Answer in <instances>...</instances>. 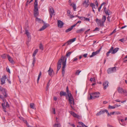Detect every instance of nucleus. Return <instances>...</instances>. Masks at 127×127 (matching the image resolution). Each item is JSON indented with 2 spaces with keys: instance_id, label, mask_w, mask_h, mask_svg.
<instances>
[{
  "instance_id": "obj_1",
  "label": "nucleus",
  "mask_w": 127,
  "mask_h": 127,
  "mask_svg": "<svg viewBox=\"0 0 127 127\" xmlns=\"http://www.w3.org/2000/svg\"><path fill=\"white\" fill-rule=\"evenodd\" d=\"M66 58L65 57H62L61 59L59 60L58 63L57 73L60 69L61 67L62 62L63 66L62 69V74L63 77L64 76L65 73V68L66 65Z\"/></svg>"
},
{
  "instance_id": "obj_2",
  "label": "nucleus",
  "mask_w": 127,
  "mask_h": 127,
  "mask_svg": "<svg viewBox=\"0 0 127 127\" xmlns=\"http://www.w3.org/2000/svg\"><path fill=\"white\" fill-rule=\"evenodd\" d=\"M100 94V93L99 92H95L93 93L90 94V97L88 98L90 99H94L96 98H98L99 97V95Z\"/></svg>"
},
{
  "instance_id": "obj_3",
  "label": "nucleus",
  "mask_w": 127,
  "mask_h": 127,
  "mask_svg": "<svg viewBox=\"0 0 127 127\" xmlns=\"http://www.w3.org/2000/svg\"><path fill=\"white\" fill-rule=\"evenodd\" d=\"M69 97V100L70 104V105L72 109H73L72 104H74L73 99L71 94H69L68 95Z\"/></svg>"
},
{
  "instance_id": "obj_4",
  "label": "nucleus",
  "mask_w": 127,
  "mask_h": 127,
  "mask_svg": "<svg viewBox=\"0 0 127 127\" xmlns=\"http://www.w3.org/2000/svg\"><path fill=\"white\" fill-rule=\"evenodd\" d=\"M119 49L118 48H116L114 49V47L112 46L109 51L112 54H114Z\"/></svg>"
},
{
  "instance_id": "obj_5",
  "label": "nucleus",
  "mask_w": 127,
  "mask_h": 127,
  "mask_svg": "<svg viewBox=\"0 0 127 127\" xmlns=\"http://www.w3.org/2000/svg\"><path fill=\"white\" fill-rule=\"evenodd\" d=\"M2 107L3 109H4V111L6 112V111L5 110L6 108H8L9 107V105L7 102H4V103L2 104Z\"/></svg>"
},
{
  "instance_id": "obj_6",
  "label": "nucleus",
  "mask_w": 127,
  "mask_h": 127,
  "mask_svg": "<svg viewBox=\"0 0 127 127\" xmlns=\"http://www.w3.org/2000/svg\"><path fill=\"white\" fill-rule=\"evenodd\" d=\"M116 71V67H114L112 68H108L107 70V71L108 73L110 74L115 72Z\"/></svg>"
},
{
  "instance_id": "obj_7",
  "label": "nucleus",
  "mask_w": 127,
  "mask_h": 127,
  "mask_svg": "<svg viewBox=\"0 0 127 127\" xmlns=\"http://www.w3.org/2000/svg\"><path fill=\"white\" fill-rule=\"evenodd\" d=\"M95 21L98 25L101 27H103L104 26V23L100 20H99L97 18H96Z\"/></svg>"
},
{
  "instance_id": "obj_8",
  "label": "nucleus",
  "mask_w": 127,
  "mask_h": 127,
  "mask_svg": "<svg viewBox=\"0 0 127 127\" xmlns=\"http://www.w3.org/2000/svg\"><path fill=\"white\" fill-rule=\"evenodd\" d=\"M117 90L119 93H127V91L126 90H124L122 88L119 87Z\"/></svg>"
},
{
  "instance_id": "obj_9",
  "label": "nucleus",
  "mask_w": 127,
  "mask_h": 127,
  "mask_svg": "<svg viewBox=\"0 0 127 127\" xmlns=\"http://www.w3.org/2000/svg\"><path fill=\"white\" fill-rule=\"evenodd\" d=\"M50 15V18L52 17L54 13V9L52 7H50L49 8V10Z\"/></svg>"
},
{
  "instance_id": "obj_10",
  "label": "nucleus",
  "mask_w": 127,
  "mask_h": 127,
  "mask_svg": "<svg viewBox=\"0 0 127 127\" xmlns=\"http://www.w3.org/2000/svg\"><path fill=\"white\" fill-rule=\"evenodd\" d=\"M1 92L3 94L5 97L7 96V95L6 93V91L5 89L2 87H0V92Z\"/></svg>"
},
{
  "instance_id": "obj_11",
  "label": "nucleus",
  "mask_w": 127,
  "mask_h": 127,
  "mask_svg": "<svg viewBox=\"0 0 127 127\" xmlns=\"http://www.w3.org/2000/svg\"><path fill=\"white\" fill-rule=\"evenodd\" d=\"M6 79V76L3 75L1 79V84L3 85L5 83V81Z\"/></svg>"
},
{
  "instance_id": "obj_12",
  "label": "nucleus",
  "mask_w": 127,
  "mask_h": 127,
  "mask_svg": "<svg viewBox=\"0 0 127 127\" xmlns=\"http://www.w3.org/2000/svg\"><path fill=\"white\" fill-rule=\"evenodd\" d=\"M7 56L9 61L12 64L15 63V62L13 59L9 55H7Z\"/></svg>"
},
{
  "instance_id": "obj_13",
  "label": "nucleus",
  "mask_w": 127,
  "mask_h": 127,
  "mask_svg": "<svg viewBox=\"0 0 127 127\" xmlns=\"http://www.w3.org/2000/svg\"><path fill=\"white\" fill-rule=\"evenodd\" d=\"M38 8H34V14L35 17H36L38 15Z\"/></svg>"
},
{
  "instance_id": "obj_14",
  "label": "nucleus",
  "mask_w": 127,
  "mask_h": 127,
  "mask_svg": "<svg viewBox=\"0 0 127 127\" xmlns=\"http://www.w3.org/2000/svg\"><path fill=\"white\" fill-rule=\"evenodd\" d=\"M64 24V23L61 20H58V27L62 28Z\"/></svg>"
},
{
  "instance_id": "obj_15",
  "label": "nucleus",
  "mask_w": 127,
  "mask_h": 127,
  "mask_svg": "<svg viewBox=\"0 0 127 127\" xmlns=\"http://www.w3.org/2000/svg\"><path fill=\"white\" fill-rule=\"evenodd\" d=\"M108 82L107 81H105L104 82L103 84V89L104 90L106 89L108 87Z\"/></svg>"
},
{
  "instance_id": "obj_16",
  "label": "nucleus",
  "mask_w": 127,
  "mask_h": 127,
  "mask_svg": "<svg viewBox=\"0 0 127 127\" xmlns=\"http://www.w3.org/2000/svg\"><path fill=\"white\" fill-rule=\"evenodd\" d=\"M101 48L100 49H99L97 50L95 52H93L92 54L91 55L90 57H93V56H95L99 52H100V50Z\"/></svg>"
},
{
  "instance_id": "obj_17",
  "label": "nucleus",
  "mask_w": 127,
  "mask_h": 127,
  "mask_svg": "<svg viewBox=\"0 0 127 127\" xmlns=\"http://www.w3.org/2000/svg\"><path fill=\"white\" fill-rule=\"evenodd\" d=\"M49 26V25L47 24H44V25L42 26L40 29L39 30V31H41L44 30L47 27Z\"/></svg>"
},
{
  "instance_id": "obj_18",
  "label": "nucleus",
  "mask_w": 127,
  "mask_h": 127,
  "mask_svg": "<svg viewBox=\"0 0 127 127\" xmlns=\"http://www.w3.org/2000/svg\"><path fill=\"white\" fill-rule=\"evenodd\" d=\"M89 0H85L83 4L85 7H87L89 5Z\"/></svg>"
},
{
  "instance_id": "obj_19",
  "label": "nucleus",
  "mask_w": 127,
  "mask_h": 127,
  "mask_svg": "<svg viewBox=\"0 0 127 127\" xmlns=\"http://www.w3.org/2000/svg\"><path fill=\"white\" fill-rule=\"evenodd\" d=\"M25 34L27 35L28 38V40L30 41L31 39V35L30 33L28 32V30H26L25 31Z\"/></svg>"
},
{
  "instance_id": "obj_20",
  "label": "nucleus",
  "mask_w": 127,
  "mask_h": 127,
  "mask_svg": "<svg viewBox=\"0 0 127 127\" xmlns=\"http://www.w3.org/2000/svg\"><path fill=\"white\" fill-rule=\"evenodd\" d=\"M76 24H75L73 25V26H72L70 28L66 29L65 31V32H67L71 31L73 29V28L76 26Z\"/></svg>"
},
{
  "instance_id": "obj_21",
  "label": "nucleus",
  "mask_w": 127,
  "mask_h": 127,
  "mask_svg": "<svg viewBox=\"0 0 127 127\" xmlns=\"http://www.w3.org/2000/svg\"><path fill=\"white\" fill-rule=\"evenodd\" d=\"M70 113L74 117L78 118L79 117V116L78 115H77V114H76L73 112L70 111Z\"/></svg>"
},
{
  "instance_id": "obj_22",
  "label": "nucleus",
  "mask_w": 127,
  "mask_h": 127,
  "mask_svg": "<svg viewBox=\"0 0 127 127\" xmlns=\"http://www.w3.org/2000/svg\"><path fill=\"white\" fill-rule=\"evenodd\" d=\"M53 71V70L52 69H51L50 67L49 70L48 71L49 74L51 76H52V73Z\"/></svg>"
},
{
  "instance_id": "obj_23",
  "label": "nucleus",
  "mask_w": 127,
  "mask_h": 127,
  "mask_svg": "<svg viewBox=\"0 0 127 127\" xmlns=\"http://www.w3.org/2000/svg\"><path fill=\"white\" fill-rule=\"evenodd\" d=\"M85 30L84 28H81L80 29L76 31V32L77 33H80L84 32Z\"/></svg>"
},
{
  "instance_id": "obj_24",
  "label": "nucleus",
  "mask_w": 127,
  "mask_h": 127,
  "mask_svg": "<svg viewBox=\"0 0 127 127\" xmlns=\"http://www.w3.org/2000/svg\"><path fill=\"white\" fill-rule=\"evenodd\" d=\"M69 5L70 6H72L74 11H75L76 7V4L74 3H73V4L71 3V4H70Z\"/></svg>"
},
{
  "instance_id": "obj_25",
  "label": "nucleus",
  "mask_w": 127,
  "mask_h": 127,
  "mask_svg": "<svg viewBox=\"0 0 127 127\" xmlns=\"http://www.w3.org/2000/svg\"><path fill=\"white\" fill-rule=\"evenodd\" d=\"M104 9L106 15H110L111 14V12H110L109 10L108 11L106 10H105L106 9V8L105 7H104Z\"/></svg>"
},
{
  "instance_id": "obj_26",
  "label": "nucleus",
  "mask_w": 127,
  "mask_h": 127,
  "mask_svg": "<svg viewBox=\"0 0 127 127\" xmlns=\"http://www.w3.org/2000/svg\"><path fill=\"white\" fill-rule=\"evenodd\" d=\"M38 51V49H36L34 51L32 55V57H33V58H35V55L36 54V53H37Z\"/></svg>"
},
{
  "instance_id": "obj_27",
  "label": "nucleus",
  "mask_w": 127,
  "mask_h": 127,
  "mask_svg": "<svg viewBox=\"0 0 127 127\" xmlns=\"http://www.w3.org/2000/svg\"><path fill=\"white\" fill-rule=\"evenodd\" d=\"M79 124L81 125L82 127H79L78 126H77V127H88L86 126L85 124H84L83 123L81 122H79Z\"/></svg>"
},
{
  "instance_id": "obj_28",
  "label": "nucleus",
  "mask_w": 127,
  "mask_h": 127,
  "mask_svg": "<svg viewBox=\"0 0 127 127\" xmlns=\"http://www.w3.org/2000/svg\"><path fill=\"white\" fill-rule=\"evenodd\" d=\"M61 126V125L60 124H55L53 126V127H60Z\"/></svg>"
},
{
  "instance_id": "obj_29",
  "label": "nucleus",
  "mask_w": 127,
  "mask_h": 127,
  "mask_svg": "<svg viewBox=\"0 0 127 127\" xmlns=\"http://www.w3.org/2000/svg\"><path fill=\"white\" fill-rule=\"evenodd\" d=\"M80 19H85V20L86 21H89L90 20V19L89 18H85L84 17H80Z\"/></svg>"
},
{
  "instance_id": "obj_30",
  "label": "nucleus",
  "mask_w": 127,
  "mask_h": 127,
  "mask_svg": "<svg viewBox=\"0 0 127 127\" xmlns=\"http://www.w3.org/2000/svg\"><path fill=\"white\" fill-rule=\"evenodd\" d=\"M60 95L61 96L63 95L65 96L66 95V93L64 92H61L60 93Z\"/></svg>"
},
{
  "instance_id": "obj_31",
  "label": "nucleus",
  "mask_w": 127,
  "mask_h": 127,
  "mask_svg": "<svg viewBox=\"0 0 127 127\" xmlns=\"http://www.w3.org/2000/svg\"><path fill=\"white\" fill-rule=\"evenodd\" d=\"M50 80H49V82H48V83L47 84V87H46V91H47L48 90V89L49 86H50Z\"/></svg>"
},
{
  "instance_id": "obj_32",
  "label": "nucleus",
  "mask_w": 127,
  "mask_h": 127,
  "mask_svg": "<svg viewBox=\"0 0 127 127\" xmlns=\"http://www.w3.org/2000/svg\"><path fill=\"white\" fill-rule=\"evenodd\" d=\"M34 8H38L37 7V1H35L34 3Z\"/></svg>"
},
{
  "instance_id": "obj_33",
  "label": "nucleus",
  "mask_w": 127,
  "mask_h": 127,
  "mask_svg": "<svg viewBox=\"0 0 127 127\" xmlns=\"http://www.w3.org/2000/svg\"><path fill=\"white\" fill-rule=\"evenodd\" d=\"M106 20V17L105 16H103L102 19V21L104 23L105 21Z\"/></svg>"
},
{
  "instance_id": "obj_34",
  "label": "nucleus",
  "mask_w": 127,
  "mask_h": 127,
  "mask_svg": "<svg viewBox=\"0 0 127 127\" xmlns=\"http://www.w3.org/2000/svg\"><path fill=\"white\" fill-rule=\"evenodd\" d=\"M7 55H8L6 54H3L2 55H1V57L3 59H5L6 58V56H7Z\"/></svg>"
},
{
  "instance_id": "obj_35",
  "label": "nucleus",
  "mask_w": 127,
  "mask_h": 127,
  "mask_svg": "<svg viewBox=\"0 0 127 127\" xmlns=\"http://www.w3.org/2000/svg\"><path fill=\"white\" fill-rule=\"evenodd\" d=\"M35 58H34L33 59V62L32 64V66L33 67L34 66V64L35 63Z\"/></svg>"
},
{
  "instance_id": "obj_36",
  "label": "nucleus",
  "mask_w": 127,
  "mask_h": 127,
  "mask_svg": "<svg viewBox=\"0 0 127 127\" xmlns=\"http://www.w3.org/2000/svg\"><path fill=\"white\" fill-rule=\"evenodd\" d=\"M116 108V107L114 106H111L110 105H109L108 107V108L110 109H114Z\"/></svg>"
},
{
  "instance_id": "obj_37",
  "label": "nucleus",
  "mask_w": 127,
  "mask_h": 127,
  "mask_svg": "<svg viewBox=\"0 0 127 127\" xmlns=\"http://www.w3.org/2000/svg\"><path fill=\"white\" fill-rule=\"evenodd\" d=\"M105 3L104 2H103L102 3L101 5V6L99 7L98 8V11L99 12L100 11V9L101 7L104 4H105Z\"/></svg>"
},
{
  "instance_id": "obj_38",
  "label": "nucleus",
  "mask_w": 127,
  "mask_h": 127,
  "mask_svg": "<svg viewBox=\"0 0 127 127\" xmlns=\"http://www.w3.org/2000/svg\"><path fill=\"white\" fill-rule=\"evenodd\" d=\"M81 71V70L80 71L79 70H77L76 71L75 74L76 75H78Z\"/></svg>"
},
{
  "instance_id": "obj_39",
  "label": "nucleus",
  "mask_w": 127,
  "mask_h": 127,
  "mask_svg": "<svg viewBox=\"0 0 127 127\" xmlns=\"http://www.w3.org/2000/svg\"><path fill=\"white\" fill-rule=\"evenodd\" d=\"M30 106L31 107L32 109H34V104L33 103H31L30 104Z\"/></svg>"
},
{
  "instance_id": "obj_40",
  "label": "nucleus",
  "mask_w": 127,
  "mask_h": 127,
  "mask_svg": "<svg viewBox=\"0 0 127 127\" xmlns=\"http://www.w3.org/2000/svg\"><path fill=\"white\" fill-rule=\"evenodd\" d=\"M72 53V52H69L68 53H67L66 56L67 57L69 56Z\"/></svg>"
},
{
  "instance_id": "obj_41",
  "label": "nucleus",
  "mask_w": 127,
  "mask_h": 127,
  "mask_svg": "<svg viewBox=\"0 0 127 127\" xmlns=\"http://www.w3.org/2000/svg\"><path fill=\"white\" fill-rule=\"evenodd\" d=\"M66 92L67 93V94H68V95L69 94H71L69 92L68 88V87L67 86L66 87Z\"/></svg>"
},
{
  "instance_id": "obj_42",
  "label": "nucleus",
  "mask_w": 127,
  "mask_h": 127,
  "mask_svg": "<svg viewBox=\"0 0 127 127\" xmlns=\"http://www.w3.org/2000/svg\"><path fill=\"white\" fill-rule=\"evenodd\" d=\"M39 48L40 49H41L42 50H43V46L42 45L41 43H40V45L39 46Z\"/></svg>"
},
{
  "instance_id": "obj_43",
  "label": "nucleus",
  "mask_w": 127,
  "mask_h": 127,
  "mask_svg": "<svg viewBox=\"0 0 127 127\" xmlns=\"http://www.w3.org/2000/svg\"><path fill=\"white\" fill-rule=\"evenodd\" d=\"M101 111L102 114L104 113L105 112H107V110L106 109L103 110Z\"/></svg>"
},
{
  "instance_id": "obj_44",
  "label": "nucleus",
  "mask_w": 127,
  "mask_h": 127,
  "mask_svg": "<svg viewBox=\"0 0 127 127\" xmlns=\"http://www.w3.org/2000/svg\"><path fill=\"white\" fill-rule=\"evenodd\" d=\"M90 6L92 7V8L93 9V7H95V4L93 3H91L90 4Z\"/></svg>"
},
{
  "instance_id": "obj_45",
  "label": "nucleus",
  "mask_w": 127,
  "mask_h": 127,
  "mask_svg": "<svg viewBox=\"0 0 127 127\" xmlns=\"http://www.w3.org/2000/svg\"><path fill=\"white\" fill-rule=\"evenodd\" d=\"M101 114H102L101 113V111H100L98 113L96 114V116H99Z\"/></svg>"
},
{
  "instance_id": "obj_46",
  "label": "nucleus",
  "mask_w": 127,
  "mask_h": 127,
  "mask_svg": "<svg viewBox=\"0 0 127 127\" xmlns=\"http://www.w3.org/2000/svg\"><path fill=\"white\" fill-rule=\"evenodd\" d=\"M76 39V38H74L72 39H70V40L71 42H73Z\"/></svg>"
},
{
  "instance_id": "obj_47",
  "label": "nucleus",
  "mask_w": 127,
  "mask_h": 127,
  "mask_svg": "<svg viewBox=\"0 0 127 127\" xmlns=\"http://www.w3.org/2000/svg\"><path fill=\"white\" fill-rule=\"evenodd\" d=\"M90 80L91 81L95 82V78H91L90 79Z\"/></svg>"
},
{
  "instance_id": "obj_48",
  "label": "nucleus",
  "mask_w": 127,
  "mask_h": 127,
  "mask_svg": "<svg viewBox=\"0 0 127 127\" xmlns=\"http://www.w3.org/2000/svg\"><path fill=\"white\" fill-rule=\"evenodd\" d=\"M115 114L116 115H119L121 114V113L119 111L115 112Z\"/></svg>"
},
{
  "instance_id": "obj_49",
  "label": "nucleus",
  "mask_w": 127,
  "mask_h": 127,
  "mask_svg": "<svg viewBox=\"0 0 127 127\" xmlns=\"http://www.w3.org/2000/svg\"><path fill=\"white\" fill-rule=\"evenodd\" d=\"M67 13L68 16H69L70 15H71L70 12V11L69 10H68L67 11Z\"/></svg>"
},
{
  "instance_id": "obj_50",
  "label": "nucleus",
  "mask_w": 127,
  "mask_h": 127,
  "mask_svg": "<svg viewBox=\"0 0 127 127\" xmlns=\"http://www.w3.org/2000/svg\"><path fill=\"white\" fill-rule=\"evenodd\" d=\"M116 29H115L113 31V32H112L109 35H112L113 33H114L116 31Z\"/></svg>"
},
{
  "instance_id": "obj_51",
  "label": "nucleus",
  "mask_w": 127,
  "mask_h": 127,
  "mask_svg": "<svg viewBox=\"0 0 127 127\" xmlns=\"http://www.w3.org/2000/svg\"><path fill=\"white\" fill-rule=\"evenodd\" d=\"M36 20L38 21V22H40L41 21V19L40 18H38L36 17Z\"/></svg>"
},
{
  "instance_id": "obj_52",
  "label": "nucleus",
  "mask_w": 127,
  "mask_h": 127,
  "mask_svg": "<svg viewBox=\"0 0 127 127\" xmlns=\"http://www.w3.org/2000/svg\"><path fill=\"white\" fill-rule=\"evenodd\" d=\"M6 70L7 71V72H8L9 73H10V70L7 67H6Z\"/></svg>"
},
{
  "instance_id": "obj_53",
  "label": "nucleus",
  "mask_w": 127,
  "mask_h": 127,
  "mask_svg": "<svg viewBox=\"0 0 127 127\" xmlns=\"http://www.w3.org/2000/svg\"><path fill=\"white\" fill-rule=\"evenodd\" d=\"M110 18H111L109 16H108L107 18V20L109 22H110Z\"/></svg>"
},
{
  "instance_id": "obj_54",
  "label": "nucleus",
  "mask_w": 127,
  "mask_h": 127,
  "mask_svg": "<svg viewBox=\"0 0 127 127\" xmlns=\"http://www.w3.org/2000/svg\"><path fill=\"white\" fill-rule=\"evenodd\" d=\"M119 40L123 42H124V41H125L124 38L120 39Z\"/></svg>"
},
{
  "instance_id": "obj_55",
  "label": "nucleus",
  "mask_w": 127,
  "mask_h": 127,
  "mask_svg": "<svg viewBox=\"0 0 127 127\" xmlns=\"http://www.w3.org/2000/svg\"><path fill=\"white\" fill-rule=\"evenodd\" d=\"M19 118L21 120H23L24 122V120H24V119L23 118V117H19Z\"/></svg>"
},
{
  "instance_id": "obj_56",
  "label": "nucleus",
  "mask_w": 127,
  "mask_h": 127,
  "mask_svg": "<svg viewBox=\"0 0 127 127\" xmlns=\"http://www.w3.org/2000/svg\"><path fill=\"white\" fill-rule=\"evenodd\" d=\"M71 42L70 40H69V41H68L66 43H67L68 45H69L71 43Z\"/></svg>"
},
{
  "instance_id": "obj_57",
  "label": "nucleus",
  "mask_w": 127,
  "mask_h": 127,
  "mask_svg": "<svg viewBox=\"0 0 127 127\" xmlns=\"http://www.w3.org/2000/svg\"><path fill=\"white\" fill-rule=\"evenodd\" d=\"M94 31H99V29L97 27H96V28H95V29Z\"/></svg>"
},
{
  "instance_id": "obj_58",
  "label": "nucleus",
  "mask_w": 127,
  "mask_h": 127,
  "mask_svg": "<svg viewBox=\"0 0 127 127\" xmlns=\"http://www.w3.org/2000/svg\"><path fill=\"white\" fill-rule=\"evenodd\" d=\"M29 0H27V3L26 4V6H27L28 5V4H29Z\"/></svg>"
},
{
  "instance_id": "obj_59",
  "label": "nucleus",
  "mask_w": 127,
  "mask_h": 127,
  "mask_svg": "<svg viewBox=\"0 0 127 127\" xmlns=\"http://www.w3.org/2000/svg\"><path fill=\"white\" fill-rule=\"evenodd\" d=\"M118 120L119 122H120V120L122 122H124V120L123 119H121V120L119 119H118Z\"/></svg>"
},
{
  "instance_id": "obj_60",
  "label": "nucleus",
  "mask_w": 127,
  "mask_h": 127,
  "mask_svg": "<svg viewBox=\"0 0 127 127\" xmlns=\"http://www.w3.org/2000/svg\"><path fill=\"white\" fill-rule=\"evenodd\" d=\"M87 54H84L83 55V56L85 58H86L87 57Z\"/></svg>"
},
{
  "instance_id": "obj_61",
  "label": "nucleus",
  "mask_w": 127,
  "mask_h": 127,
  "mask_svg": "<svg viewBox=\"0 0 127 127\" xmlns=\"http://www.w3.org/2000/svg\"><path fill=\"white\" fill-rule=\"evenodd\" d=\"M95 4H96V6L98 7V3L97 0H96L95 1Z\"/></svg>"
},
{
  "instance_id": "obj_62",
  "label": "nucleus",
  "mask_w": 127,
  "mask_h": 127,
  "mask_svg": "<svg viewBox=\"0 0 127 127\" xmlns=\"http://www.w3.org/2000/svg\"><path fill=\"white\" fill-rule=\"evenodd\" d=\"M127 27V26L126 25H125L123 27H122L121 28V29H124L126 27Z\"/></svg>"
},
{
  "instance_id": "obj_63",
  "label": "nucleus",
  "mask_w": 127,
  "mask_h": 127,
  "mask_svg": "<svg viewBox=\"0 0 127 127\" xmlns=\"http://www.w3.org/2000/svg\"><path fill=\"white\" fill-rule=\"evenodd\" d=\"M114 113L115 112L110 113V116L111 115H114Z\"/></svg>"
},
{
  "instance_id": "obj_64",
  "label": "nucleus",
  "mask_w": 127,
  "mask_h": 127,
  "mask_svg": "<svg viewBox=\"0 0 127 127\" xmlns=\"http://www.w3.org/2000/svg\"><path fill=\"white\" fill-rule=\"evenodd\" d=\"M69 16L70 18H72L74 17V16H73V15H70Z\"/></svg>"
}]
</instances>
